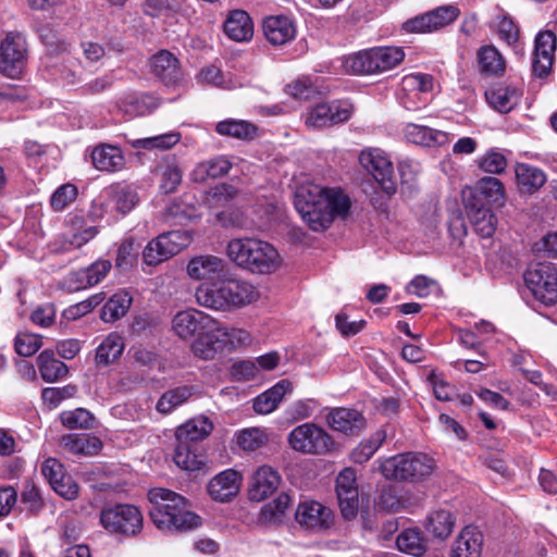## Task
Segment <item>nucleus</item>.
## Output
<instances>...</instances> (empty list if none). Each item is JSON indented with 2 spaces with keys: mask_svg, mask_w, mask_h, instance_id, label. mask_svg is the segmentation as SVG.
<instances>
[{
  "mask_svg": "<svg viewBox=\"0 0 557 557\" xmlns=\"http://www.w3.org/2000/svg\"><path fill=\"white\" fill-rule=\"evenodd\" d=\"M219 334V322L214 320L212 326L203 330L193 342L191 351L195 357L202 360H212L224 351Z\"/></svg>",
  "mask_w": 557,
  "mask_h": 557,
  "instance_id": "obj_28",
  "label": "nucleus"
},
{
  "mask_svg": "<svg viewBox=\"0 0 557 557\" xmlns=\"http://www.w3.org/2000/svg\"><path fill=\"white\" fill-rule=\"evenodd\" d=\"M262 32L270 45L284 46L296 38L297 24L286 14L268 15L262 21Z\"/></svg>",
  "mask_w": 557,
  "mask_h": 557,
  "instance_id": "obj_19",
  "label": "nucleus"
},
{
  "mask_svg": "<svg viewBox=\"0 0 557 557\" xmlns=\"http://www.w3.org/2000/svg\"><path fill=\"white\" fill-rule=\"evenodd\" d=\"M400 552L421 557L426 552V541L418 529H405L396 539Z\"/></svg>",
  "mask_w": 557,
  "mask_h": 557,
  "instance_id": "obj_51",
  "label": "nucleus"
},
{
  "mask_svg": "<svg viewBox=\"0 0 557 557\" xmlns=\"http://www.w3.org/2000/svg\"><path fill=\"white\" fill-rule=\"evenodd\" d=\"M288 444L293 450L308 455L331 454L338 448L333 436L312 422L294 428L288 434Z\"/></svg>",
  "mask_w": 557,
  "mask_h": 557,
  "instance_id": "obj_7",
  "label": "nucleus"
},
{
  "mask_svg": "<svg viewBox=\"0 0 557 557\" xmlns=\"http://www.w3.org/2000/svg\"><path fill=\"white\" fill-rule=\"evenodd\" d=\"M191 243V236L186 231L162 233L151 239L143 250V260L148 265H158L180 253Z\"/></svg>",
  "mask_w": 557,
  "mask_h": 557,
  "instance_id": "obj_10",
  "label": "nucleus"
},
{
  "mask_svg": "<svg viewBox=\"0 0 557 557\" xmlns=\"http://www.w3.org/2000/svg\"><path fill=\"white\" fill-rule=\"evenodd\" d=\"M227 256L243 269L268 274L276 271L280 255L269 243L257 238H235L227 245Z\"/></svg>",
  "mask_w": 557,
  "mask_h": 557,
  "instance_id": "obj_4",
  "label": "nucleus"
},
{
  "mask_svg": "<svg viewBox=\"0 0 557 557\" xmlns=\"http://www.w3.org/2000/svg\"><path fill=\"white\" fill-rule=\"evenodd\" d=\"M295 519L301 528L321 532L333 525L334 512L317 500H304L297 506Z\"/></svg>",
  "mask_w": 557,
  "mask_h": 557,
  "instance_id": "obj_13",
  "label": "nucleus"
},
{
  "mask_svg": "<svg viewBox=\"0 0 557 557\" xmlns=\"http://www.w3.org/2000/svg\"><path fill=\"white\" fill-rule=\"evenodd\" d=\"M292 391V384L287 380H282L271 388L261 393L253 399V410L260 414L273 412L284 396Z\"/></svg>",
  "mask_w": 557,
  "mask_h": 557,
  "instance_id": "obj_38",
  "label": "nucleus"
},
{
  "mask_svg": "<svg viewBox=\"0 0 557 557\" xmlns=\"http://www.w3.org/2000/svg\"><path fill=\"white\" fill-rule=\"evenodd\" d=\"M213 430L212 421L205 416L195 417L184 424L180 425L176 430V441L195 443L206 438Z\"/></svg>",
  "mask_w": 557,
  "mask_h": 557,
  "instance_id": "obj_40",
  "label": "nucleus"
},
{
  "mask_svg": "<svg viewBox=\"0 0 557 557\" xmlns=\"http://www.w3.org/2000/svg\"><path fill=\"white\" fill-rule=\"evenodd\" d=\"M374 74L389 71L397 66L405 58V52L399 47L371 48Z\"/></svg>",
  "mask_w": 557,
  "mask_h": 557,
  "instance_id": "obj_48",
  "label": "nucleus"
},
{
  "mask_svg": "<svg viewBox=\"0 0 557 557\" xmlns=\"http://www.w3.org/2000/svg\"><path fill=\"white\" fill-rule=\"evenodd\" d=\"M258 127L245 120H224L215 125V132L221 136L234 137L240 140H251L257 136Z\"/></svg>",
  "mask_w": 557,
  "mask_h": 557,
  "instance_id": "obj_49",
  "label": "nucleus"
},
{
  "mask_svg": "<svg viewBox=\"0 0 557 557\" xmlns=\"http://www.w3.org/2000/svg\"><path fill=\"white\" fill-rule=\"evenodd\" d=\"M42 345L41 336L32 333H18L15 336V351L23 357L35 355Z\"/></svg>",
  "mask_w": 557,
  "mask_h": 557,
  "instance_id": "obj_64",
  "label": "nucleus"
},
{
  "mask_svg": "<svg viewBox=\"0 0 557 557\" xmlns=\"http://www.w3.org/2000/svg\"><path fill=\"white\" fill-rule=\"evenodd\" d=\"M151 69L154 76L166 86L177 85L183 79L180 61L170 51L162 50L154 54L151 59Z\"/></svg>",
  "mask_w": 557,
  "mask_h": 557,
  "instance_id": "obj_26",
  "label": "nucleus"
},
{
  "mask_svg": "<svg viewBox=\"0 0 557 557\" xmlns=\"http://www.w3.org/2000/svg\"><path fill=\"white\" fill-rule=\"evenodd\" d=\"M460 10L453 4L437 7L403 23L401 29L408 34H426L453 24Z\"/></svg>",
  "mask_w": 557,
  "mask_h": 557,
  "instance_id": "obj_11",
  "label": "nucleus"
},
{
  "mask_svg": "<svg viewBox=\"0 0 557 557\" xmlns=\"http://www.w3.org/2000/svg\"><path fill=\"white\" fill-rule=\"evenodd\" d=\"M125 344L121 335L110 333L96 349L95 362L97 367H107L116 361L123 354Z\"/></svg>",
  "mask_w": 557,
  "mask_h": 557,
  "instance_id": "obj_45",
  "label": "nucleus"
},
{
  "mask_svg": "<svg viewBox=\"0 0 557 557\" xmlns=\"http://www.w3.org/2000/svg\"><path fill=\"white\" fill-rule=\"evenodd\" d=\"M92 165L98 171L117 172L125 165V158L122 149L114 145L100 144L94 148L91 154Z\"/></svg>",
  "mask_w": 557,
  "mask_h": 557,
  "instance_id": "obj_30",
  "label": "nucleus"
},
{
  "mask_svg": "<svg viewBox=\"0 0 557 557\" xmlns=\"http://www.w3.org/2000/svg\"><path fill=\"white\" fill-rule=\"evenodd\" d=\"M294 205L307 225L314 232H322L337 218L345 219L351 201L341 188H329L309 183L299 186Z\"/></svg>",
  "mask_w": 557,
  "mask_h": 557,
  "instance_id": "obj_1",
  "label": "nucleus"
},
{
  "mask_svg": "<svg viewBox=\"0 0 557 557\" xmlns=\"http://www.w3.org/2000/svg\"><path fill=\"white\" fill-rule=\"evenodd\" d=\"M480 72L488 76H502L506 70V61L493 45L482 46L476 52Z\"/></svg>",
  "mask_w": 557,
  "mask_h": 557,
  "instance_id": "obj_44",
  "label": "nucleus"
},
{
  "mask_svg": "<svg viewBox=\"0 0 557 557\" xmlns=\"http://www.w3.org/2000/svg\"><path fill=\"white\" fill-rule=\"evenodd\" d=\"M557 37L552 30L540 32L534 40L532 70L535 76L544 78L549 75L555 60Z\"/></svg>",
  "mask_w": 557,
  "mask_h": 557,
  "instance_id": "obj_18",
  "label": "nucleus"
},
{
  "mask_svg": "<svg viewBox=\"0 0 557 557\" xmlns=\"http://www.w3.org/2000/svg\"><path fill=\"white\" fill-rule=\"evenodd\" d=\"M77 392V387L67 384L62 387H45L41 391V399L49 409L57 408L63 400L73 397Z\"/></svg>",
  "mask_w": 557,
  "mask_h": 557,
  "instance_id": "obj_60",
  "label": "nucleus"
},
{
  "mask_svg": "<svg viewBox=\"0 0 557 557\" xmlns=\"http://www.w3.org/2000/svg\"><path fill=\"white\" fill-rule=\"evenodd\" d=\"M351 116V107L342 101L321 102L314 106L306 117V125L324 128L347 122Z\"/></svg>",
  "mask_w": 557,
  "mask_h": 557,
  "instance_id": "obj_15",
  "label": "nucleus"
},
{
  "mask_svg": "<svg viewBox=\"0 0 557 557\" xmlns=\"http://www.w3.org/2000/svg\"><path fill=\"white\" fill-rule=\"evenodd\" d=\"M28 61V44L20 32H8L0 42V73L20 78Z\"/></svg>",
  "mask_w": 557,
  "mask_h": 557,
  "instance_id": "obj_9",
  "label": "nucleus"
},
{
  "mask_svg": "<svg viewBox=\"0 0 557 557\" xmlns=\"http://www.w3.org/2000/svg\"><path fill=\"white\" fill-rule=\"evenodd\" d=\"M224 272V261L215 256H198L187 264V273L195 280H213Z\"/></svg>",
  "mask_w": 557,
  "mask_h": 557,
  "instance_id": "obj_35",
  "label": "nucleus"
},
{
  "mask_svg": "<svg viewBox=\"0 0 557 557\" xmlns=\"http://www.w3.org/2000/svg\"><path fill=\"white\" fill-rule=\"evenodd\" d=\"M386 438V432L382 429L375 431L371 436L359 443L350 453V460L362 465L370 460Z\"/></svg>",
  "mask_w": 557,
  "mask_h": 557,
  "instance_id": "obj_52",
  "label": "nucleus"
},
{
  "mask_svg": "<svg viewBox=\"0 0 557 557\" xmlns=\"http://www.w3.org/2000/svg\"><path fill=\"white\" fill-rule=\"evenodd\" d=\"M60 421L69 430H89L94 428L95 417L85 408H76L62 411Z\"/></svg>",
  "mask_w": 557,
  "mask_h": 557,
  "instance_id": "obj_55",
  "label": "nucleus"
},
{
  "mask_svg": "<svg viewBox=\"0 0 557 557\" xmlns=\"http://www.w3.org/2000/svg\"><path fill=\"white\" fill-rule=\"evenodd\" d=\"M465 209L474 231L483 238L492 237L496 231L497 219L492 212V207L475 205L472 200H466Z\"/></svg>",
  "mask_w": 557,
  "mask_h": 557,
  "instance_id": "obj_29",
  "label": "nucleus"
},
{
  "mask_svg": "<svg viewBox=\"0 0 557 557\" xmlns=\"http://www.w3.org/2000/svg\"><path fill=\"white\" fill-rule=\"evenodd\" d=\"M224 350H235L251 343V335L244 329L230 327L219 322V334Z\"/></svg>",
  "mask_w": 557,
  "mask_h": 557,
  "instance_id": "obj_56",
  "label": "nucleus"
},
{
  "mask_svg": "<svg viewBox=\"0 0 557 557\" xmlns=\"http://www.w3.org/2000/svg\"><path fill=\"white\" fill-rule=\"evenodd\" d=\"M181 139L180 133L170 132L152 137L139 138L132 143V146L137 149H161L168 150L174 147Z\"/></svg>",
  "mask_w": 557,
  "mask_h": 557,
  "instance_id": "obj_57",
  "label": "nucleus"
},
{
  "mask_svg": "<svg viewBox=\"0 0 557 557\" xmlns=\"http://www.w3.org/2000/svg\"><path fill=\"white\" fill-rule=\"evenodd\" d=\"M242 481L243 475L238 471L226 469L210 480L207 490L212 499L226 503L238 494Z\"/></svg>",
  "mask_w": 557,
  "mask_h": 557,
  "instance_id": "obj_23",
  "label": "nucleus"
},
{
  "mask_svg": "<svg viewBox=\"0 0 557 557\" xmlns=\"http://www.w3.org/2000/svg\"><path fill=\"white\" fill-rule=\"evenodd\" d=\"M237 445L246 451H255L268 442L267 433L259 428H249L236 434Z\"/></svg>",
  "mask_w": 557,
  "mask_h": 557,
  "instance_id": "obj_58",
  "label": "nucleus"
},
{
  "mask_svg": "<svg viewBox=\"0 0 557 557\" xmlns=\"http://www.w3.org/2000/svg\"><path fill=\"white\" fill-rule=\"evenodd\" d=\"M111 269L112 263L109 259L99 258L88 267L70 272L63 284L70 292L87 289L101 283Z\"/></svg>",
  "mask_w": 557,
  "mask_h": 557,
  "instance_id": "obj_14",
  "label": "nucleus"
},
{
  "mask_svg": "<svg viewBox=\"0 0 557 557\" xmlns=\"http://www.w3.org/2000/svg\"><path fill=\"white\" fill-rule=\"evenodd\" d=\"M517 184L521 193L534 194L546 183V174L539 168L518 163L516 166Z\"/></svg>",
  "mask_w": 557,
  "mask_h": 557,
  "instance_id": "obj_46",
  "label": "nucleus"
},
{
  "mask_svg": "<svg viewBox=\"0 0 557 557\" xmlns=\"http://www.w3.org/2000/svg\"><path fill=\"white\" fill-rule=\"evenodd\" d=\"M456 525V516L453 511L438 508L429 512L424 521L425 531L433 537L444 541L450 536Z\"/></svg>",
  "mask_w": 557,
  "mask_h": 557,
  "instance_id": "obj_31",
  "label": "nucleus"
},
{
  "mask_svg": "<svg viewBox=\"0 0 557 557\" xmlns=\"http://www.w3.org/2000/svg\"><path fill=\"white\" fill-rule=\"evenodd\" d=\"M522 95L523 90L521 87L503 83L495 84L485 91L488 104L500 113L510 112L517 107Z\"/></svg>",
  "mask_w": 557,
  "mask_h": 557,
  "instance_id": "obj_25",
  "label": "nucleus"
},
{
  "mask_svg": "<svg viewBox=\"0 0 557 557\" xmlns=\"http://www.w3.org/2000/svg\"><path fill=\"white\" fill-rule=\"evenodd\" d=\"M38 370L45 382L53 383L67 376L69 367L57 359L50 349L42 350L37 357Z\"/></svg>",
  "mask_w": 557,
  "mask_h": 557,
  "instance_id": "obj_43",
  "label": "nucleus"
},
{
  "mask_svg": "<svg viewBox=\"0 0 557 557\" xmlns=\"http://www.w3.org/2000/svg\"><path fill=\"white\" fill-rule=\"evenodd\" d=\"M159 190L164 195L173 194L182 184L183 171L174 158L162 160L156 168Z\"/></svg>",
  "mask_w": 557,
  "mask_h": 557,
  "instance_id": "obj_37",
  "label": "nucleus"
},
{
  "mask_svg": "<svg viewBox=\"0 0 557 557\" xmlns=\"http://www.w3.org/2000/svg\"><path fill=\"white\" fill-rule=\"evenodd\" d=\"M406 138L416 145L434 147L449 143V134L424 125L408 123L405 126Z\"/></svg>",
  "mask_w": 557,
  "mask_h": 557,
  "instance_id": "obj_33",
  "label": "nucleus"
},
{
  "mask_svg": "<svg viewBox=\"0 0 557 557\" xmlns=\"http://www.w3.org/2000/svg\"><path fill=\"white\" fill-rule=\"evenodd\" d=\"M213 321L212 317L200 310L187 309L174 315L172 329L178 337L187 339L197 337L203 330L212 326Z\"/></svg>",
  "mask_w": 557,
  "mask_h": 557,
  "instance_id": "obj_21",
  "label": "nucleus"
},
{
  "mask_svg": "<svg viewBox=\"0 0 557 557\" xmlns=\"http://www.w3.org/2000/svg\"><path fill=\"white\" fill-rule=\"evenodd\" d=\"M151 504L149 516L153 524L163 531H190L200 525V517L187 508L184 496L163 487L148 492Z\"/></svg>",
  "mask_w": 557,
  "mask_h": 557,
  "instance_id": "obj_2",
  "label": "nucleus"
},
{
  "mask_svg": "<svg viewBox=\"0 0 557 557\" xmlns=\"http://www.w3.org/2000/svg\"><path fill=\"white\" fill-rule=\"evenodd\" d=\"M490 28L497 35L500 41L505 42L516 53L520 52V28L508 13L503 12L496 15Z\"/></svg>",
  "mask_w": 557,
  "mask_h": 557,
  "instance_id": "obj_34",
  "label": "nucleus"
},
{
  "mask_svg": "<svg viewBox=\"0 0 557 557\" xmlns=\"http://www.w3.org/2000/svg\"><path fill=\"white\" fill-rule=\"evenodd\" d=\"M99 521L108 533L124 539L137 537L144 529L143 512L133 504L106 505L100 511Z\"/></svg>",
  "mask_w": 557,
  "mask_h": 557,
  "instance_id": "obj_6",
  "label": "nucleus"
},
{
  "mask_svg": "<svg viewBox=\"0 0 557 557\" xmlns=\"http://www.w3.org/2000/svg\"><path fill=\"white\" fill-rule=\"evenodd\" d=\"M326 423L335 432L358 436L366 429L367 420L355 408L336 407L326 414Z\"/></svg>",
  "mask_w": 557,
  "mask_h": 557,
  "instance_id": "obj_20",
  "label": "nucleus"
},
{
  "mask_svg": "<svg viewBox=\"0 0 557 557\" xmlns=\"http://www.w3.org/2000/svg\"><path fill=\"white\" fill-rule=\"evenodd\" d=\"M507 164V158L497 149L487 150L478 161L479 168L490 174H502Z\"/></svg>",
  "mask_w": 557,
  "mask_h": 557,
  "instance_id": "obj_61",
  "label": "nucleus"
},
{
  "mask_svg": "<svg viewBox=\"0 0 557 557\" xmlns=\"http://www.w3.org/2000/svg\"><path fill=\"white\" fill-rule=\"evenodd\" d=\"M66 222L73 233L61 237L62 250L78 249L95 238L99 233L97 226L86 225L85 218L79 212L70 213L66 218Z\"/></svg>",
  "mask_w": 557,
  "mask_h": 557,
  "instance_id": "obj_24",
  "label": "nucleus"
},
{
  "mask_svg": "<svg viewBox=\"0 0 557 557\" xmlns=\"http://www.w3.org/2000/svg\"><path fill=\"white\" fill-rule=\"evenodd\" d=\"M343 66L351 75H373V60L371 49L360 50L347 55L343 61Z\"/></svg>",
  "mask_w": 557,
  "mask_h": 557,
  "instance_id": "obj_53",
  "label": "nucleus"
},
{
  "mask_svg": "<svg viewBox=\"0 0 557 557\" xmlns=\"http://www.w3.org/2000/svg\"><path fill=\"white\" fill-rule=\"evenodd\" d=\"M232 169V162L225 156L199 162L190 173L195 183H205L209 178H218L226 175Z\"/></svg>",
  "mask_w": 557,
  "mask_h": 557,
  "instance_id": "obj_39",
  "label": "nucleus"
},
{
  "mask_svg": "<svg viewBox=\"0 0 557 557\" xmlns=\"http://www.w3.org/2000/svg\"><path fill=\"white\" fill-rule=\"evenodd\" d=\"M435 460L424 453H403L380 461V471L387 480L416 483L430 476Z\"/></svg>",
  "mask_w": 557,
  "mask_h": 557,
  "instance_id": "obj_5",
  "label": "nucleus"
},
{
  "mask_svg": "<svg viewBox=\"0 0 557 557\" xmlns=\"http://www.w3.org/2000/svg\"><path fill=\"white\" fill-rule=\"evenodd\" d=\"M77 197L75 185L66 183L59 186L50 197V206L53 211L61 212L67 208Z\"/></svg>",
  "mask_w": 557,
  "mask_h": 557,
  "instance_id": "obj_63",
  "label": "nucleus"
},
{
  "mask_svg": "<svg viewBox=\"0 0 557 557\" xmlns=\"http://www.w3.org/2000/svg\"><path fill=\"white\" fill-rule=\"evenodd\" d=\"M41 42L47 47L50 59L52 55L64 54L70 49V44L65 40L59 39L55 32L50 25H44L36 29Z\"/></svg>",
  "mask_w": 557,
  "mask_h": 557,
  "instance_id": "obj_59",
  "label": "nucleus"
},
{
  "mask_svg": "<svg viewBox=\"0 0 557 557\" xmlns=\"http://www.w3.org/2000/svg\"><path fill=\"white\" fill-rule=\"evenodd\" d=\"M483 540V533L476 527H465L453 543L450 557H481Z\"/></svg>",
  "mask_w": 557,
  "mask_h": 557,
  "instance_id": "obj_27",
  "label": "nucleus"
},
{
  "mask_svg": "<svg viewBox=\"0 0 557 557\" xmlns=\"http://www.w3.org/2000/svg\"><path fill=\"white\" fill-rule=\"evenodd\" d=\"M106 207L121 215L131 212L138 203L137 193L129 186H114L108 190Z\"/></svg>",
  "mask_w": 557,
  "mask_h": 557,
  "instance_id": "obj_41",
  "label": "nucleus"
},
{
  "mask_svg": "<svg viewBox=\"0 0 557 557\" xmlns=\"http://www.w3.org/2000/svg\"><path fill=\"white\" fill-rule=\"evenodd\" d=\"M463 202L472 200L475 205H485L486 207L503 206L505 199V188L500 180L493 176L480 178L474 187H469L462 191Z\"/></svg>",
  "mask_w": 557,
  "mask_h": 557,
  "instance_id": "obj_17",
  "label": "nucleus"
},
{
  "mask_svg": "<svg viewBox=\"0 0 557 557\" xmlns=\"http://www.w3.org/2000/svg\"><path fill=\"white\" fill-rule=\"evenodd\" d=\"M282 478L277 470L270 466L259 467L250 479L248 497L252 502H262L277 491Z\"/></svg>",
  "mask_w": 557,
  "mask_h": 557,
  "instance_id": "obj_22",
  "label": "nucleus"
},
{
  "mask_svg": "<svg viewBox=\"0 0 557 557\" xmlns=\"http://www.w3.org/2000/svg\"><path fill=\"white\" fill-rule=\"evenodd\" d=\"M225 35L237 42L248 41L253 36V23L243 10L231 11L224 22Z\"/></svg>",
  "mask_w": 557,
  "mask_h": 557,
  "instance_id": "obj_32",
  "label": "nucleus"
},
{
  "mask_svg": "<svg viewBox=\"0 0 557 557\" xmlns=\"http://www.w3.org/2000/svg\"><path fill=\"white\" fill-rule=\"evenodd\" d=\"M523 280L535 300L546 307L557 302V268L550 262L529 265Z\"/></svg>",
  "mask_w": 557,
  "mask_h": 557,
  "instance_id": "obj_8",
  "label": "nucleus"
},
{
  "mask_svg": "<svg viewBox=\"0 0 557 557\" xmlns=\"http://www.w3.org/2000/svg\"><path fill=\"white\" fill-rule=\"evenodd\" d=\"M359 162L373 176L387 196L396 193L394 166L382 150L376 148L363 150L359 156Z\"/></svg>",
  "mask_w": 557,
  "mask_h": 557,
  "instance_id": "obj_12",
  "label": "nucleus"
},
{
  "mask_svg": "<svg viewBox=\"0 0 557 557\" xmlns=\"http://www.w3.org/2000/svg\"><path fill=\"white\" fill-rule=\"evenodd\" d=\"M54 57H61V61L52 64L53 75L67 85L78 83L81 79V61L77 58L70 55V50L64 54Z\"/></svg>",
  "mask_w": 557,
  "mask_h": 557,
  "instance_id": "obj_50",
  "label": "nucleus"
},
{
  "mask_svg": "<svg viewBox=\"0 0 557 557\" xmlns=\"http://www.w3.org/2000/svg\"><path fill=\"white\" fill-rule=\"evenodd\" d=\"M193 395V387L178 386L166 391L157 403V410L161 413H170L178 406L186 403Z\"/></svg>",
  "mask_w": 557,
  "mask_h": 557,
  "instance_id": "obj_54",
  "label": "nucleus"
},
{
  "mask_svg": "<svg viewBox=\"0 0 557 557\" xmlns=\"http://www.w3.org/2000/svg\"><path fill=\"white\" fill-rule=\"evenodd\" d=\"M336 494L343 517L345 519L355 518L359 508V490L355 469L348 467L338 473Z\"/></svg>",
  "mask_w": 557,
  "mask_h": 557,
  "instance_id": "obj_16",
  "label": "nucleus"
},
{
  "mask_svg": "<svg viewBox=\"0 0 557 557\" xmlns=\"http://www.w3.org/2000/svg\"><path fill=\"white\" fill-rule=\"evenodd\" d=\"M138 251L133 239H126L117 248L115 267L120 271H128L137 263Z\"/></svg>",
  "mask_w": 557,
  "mask_h": 557,
  "instance_id": "obj_62",
  "label": "nucleus"
},
{
  "mask_svg": "<svg viewBox=\"0 0 557 557\" xmlns=\"http://www.w3.org/2000/svg\"><path fill=\"white\" fill-rule=\"evenodd\" d=\"M173 461L178 468L186 471H196L205 466V457L199 451V445L180 441H176Z\"/></svg>",
  "mask_w": 557,
  "mask_h": 557,
  "instance_id": "obj_42",
  "label": "nucleus"
},
{
  "mask_svg": "<svg viewBox=\"0 0 557 557\" xmlns=\"http://www.w3.org/2000/svg\"><path fill=\"white\" fill-rule=\"evenodd\" d=\"M60 445L67 453L77 456H94L102 448L101 440L88 434L63 435L60 438Z\"/></svg>",
  "mask_w": 557,
  "mask_h": 557,
  "instance_id": "obj_36",
  "label": "nucleus"
},
{
  "mask_svg": "<svg viewBox=\"0 0 557 557\" xmlns=\"http://www.w3.org/2000/svg\"><path fill=\"white\" fill-rule=\"evenodd\" d=\"M133 297L126 289H120L113 294L101 310V320L112 323L123 318L129 310Z\"/></svg>",
  "mask_w": 557,
  "mask_h": 557,
  "instance_id": "obj_47",
  "label": "nucleus"
},
{
  "mask_svg": "<svg viewBox=\"0 0 557 557\" xmlns=\"http://www.w3.org/2000/svg\"><path fill=\"white\" fill-rule=\"evenodd\" d=\"M255 287L244 281L226 280L219 283L201 284L195 292L199 306L212 310H231L257 299Z\"/></svg>",
  "mask_w": 557,
  "mask_h": 557,
  "instance_id": "obj_3",
  "label": "nucleus"
}]
</instances>
